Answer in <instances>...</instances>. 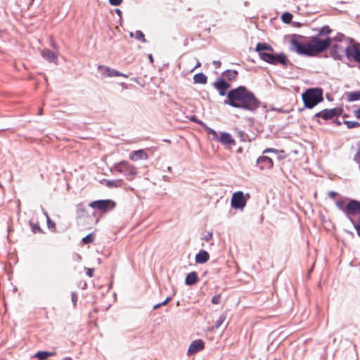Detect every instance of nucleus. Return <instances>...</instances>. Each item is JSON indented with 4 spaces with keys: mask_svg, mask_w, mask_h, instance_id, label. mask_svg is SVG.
<instances>
[{
    "mask_svg": "<svg viewBox=\"0 0 360 360\" xmlns=\"http://www.w3.org/2000/svg\"><path fill=\"white\" fill-rule=\"evenodd\" d=\"M224 103L235 108L250 110H252L258 106V101L256 98L243 86L230 91Z\"/></svg>",
    "mask_w": 360,
    "mask_h": 360,
    "instance_id": "obj_1",
    "label": "nucleus"
},
{
    "mask_svg": "<svg viewBox=\"0 0 360 360\" xmlns=\"http://www.w3.org/2000/svg\"><path fill=\"white\" fill-rule=\"evenodd\" d=\"M330 43L331 39L329 37L326 39L314 37L306 43L292 39L290 49L298 54L315 56L328 49Z\"/></svg>",
    "mask_w": 360,
    "mask_h": 360,
    "instance_id": "obj_2",
    "label": "nucleus"
},
{
    "mask_svg": "<svg viewBox=\"0 0 360 360\" xmlns=\"http://www.w3.org/2000/svg\"><path fill=\"white\" fill-rule=\"evenodd\" d=\"M255 51L258 53L259 58L264 61L274 65H289L286 56L283 53L276 54L271 45L266 43H258L256 45Z\"/></svg>",
    "mask_w": 360,
    "mask_h": 360,
    "instance_id": "obj_3",
    "label": "nucleus"
},
{
    "mask_svg": "<svg viewBox=\"0 0 360 360\" xmlns=\"http://www.w3.org/2000/svg\"><path fill=\"white\" fill-rule=\"evenodd\" d=\"M333 53L336 56L345 53L349 60H353L360 63V44L354 41H349L346 46L335 44L333 47Z\"/></svg>",
    "mask_w": 360,
    "mask_h": 360,
    "instance_id": "obj_4",
    "label": "nucleus"
},
{
    "mask_svg": "<svg viewBox=\"0 0 360 360\" xmlns=\"http://www.w3.org/2000/svg\"><path fill=\"white\" fill-rule=\"evenodd\" d=\"M304 106L312 108L323 101V91L319 88L309 89L302 95Z\"/></svg>",
    "mask_w": 360,
    "mask_h": 360,
    "instance_id": "obj_5",
    "label": "nucleus"
},
{
    "mask_svg": "<svg viewBox=\"0 0 360 360\" xmlns=\"http://www.w3.org/2000/svg\"><path fill=\"white\" fill-rule=\"evenodd\" d=\"M345 215L352 224H354V217H360V201L350 200L345 207Z\"/></svg>",
    "mask_w": 360,
    "mask_h": 360,
    "instance_id": "obj_6",
    "label": "nucleus"
},
{
    "mask_svg": "<svg viewBox=\"0 0 360 360\" xmlns=\"http://www.w3.org/2000/svg\"><path fill=\"white\" fill-rule=\"evenodd\" d=\"M249 198L250 195L248 193L244 195L242 191L236 192L233 194L231 198V206L235 209L243 210L245 207L246 202Z\"/></svg>",
    "mask_w": 360,
    "mask_h": 360,
    "instance_id": "obj_7",
    "label": "nucleus"
},
{
    "mask_svg": "<svg viewBox=\"0 0 360 360\" xmlns=\"http://www.w3.org/2000/svg\"><path fill=\"white\" fill-rule=\"evenodd\" d=\"M89 206L94 209L105 211L112 209L115 206V203L111 200H96L91 202Z\"/></svg>",
    "mask_w": 360,
    "mask_h": 360,
    "instance_id": "obj_8",
    "label": "nucleus"
},
{
    "mask_svg": "<svg viewBox=\"0 0 360 360\" xmlns=\"http://www.w3.org/2000/svg\"><path fill=\"white\" fill-rule=\"evenodd\" d=\"M117 169L120 172H124L126 175L129 176H134L137 174L136 168L126 161H122L118 164Z\"/></svg>",
    "mask_w": 360,
    "mask_h": 360,
    "instance_id": "obj_9",
    "label": "nucleus"
},
{
    "mask_svg": "<svg viewBox=\"0 0 360 360\" xmlns=\"http://www.w3.org/2000/svg\"><path fill=\"white\" fill-rule=\"evenodd\" d=\"M205 347V343L201 340H196L191 342L187 354L189 356H192L195 353L201 351Z\"/></svg>",
    "mask_w": 360,
    "mask_h": 360,
    "instance_id": "obj_10",
    "label": "nucleus"
},
{
    "mask_svg": "<svg viewBox=\"0 0 360 360\" xmlns=\"http://www.w3.org/2000/svg\"><path fill=\"white\" fill-rule=\"evenodd\" d=\"M101 75L103 79H106L108 77H119L122 76L125 78L128 77L129 75L127 74L121 73L119 71L115 70V69H100Z\"/></svg>",
    "mask_w": 360,
    "mask_h": 360,
    "instance_id": "obj_11",
    "label": "nucleus"
},
{
    "mask_svg": "<svg viewBox=\"0 0 360 360\" xmlns=\"http://www.w3.org/2000/svg\"><path fill=\"white\" fill-rule=\"evenodd\" d=\"M257 163L261 165V170L271 169L274 166L273 160L267 156H261L258 158Z\"/></svg>",
    "mask_w": 360,
    "mask_h": 360,
    "instance_id": "obj_12",
    "label": "nucleus"
},
{
    "mask_svg": "<svg viewBox=\"0 0 360 360\" xmlns=\"http://www.w3.org/2000/svg\"><path fill=\"white\" fill-rule=\"evenodd\" d=\"M219 141L224 146H232L236 144L235 140L231 135L227 132H222L219 136Z\"/></svg>",
    "mask_w": 360,
    "mask_h": 360,
    "instance_id": "obj_13",
    "label": "nucleus"
},
{
    "mask_svg": "<svg viewBox=\"0 0 360 360\" xmlns=\"http://www.w3.org/2000/svg\"><path fill=\"white\" fill-rule=\"evenodd\" d=\"M214 86L218 90L219 94L221 96H224L226 90L230 87V85L224 79H220L214 83Z\"/></svg>",
    "mask_w": 360,
    "mask_h": 360,
    "instance_id": "obj_14",
    "label": "nucleus"
},
{
    "mask_svg": "<svg viewBox=\"0 0 360 360\" xmlns=\"http://www.w3.org/2000/svg\"><path fill=\"white\" fill-rule=\"evenodd\" d=\"M129 158L133 161H136L138 160H147L148 155L143 150H138L131 153Z\"/></svg>",
    "mask_w": 360,
    "mask_h": 360,
    "instance_id": "obj_15",
    "label": "nucleus"
},
{
    "mask_svg": "<svg viewBox=\"0 0 360 360\" xmlns=\"http://www.w3.org/2000/svg\"><path fill=\"white\" fill-rule=\"evenodd\" d=\"M336 115L335 109H326L316 114V117H322L323 120H328Z\"/></svg>",
    "mask_w": 360,
    "mask_h": 360,
    "instance_id": "obj_16",
    "label": "nucleus"
},
{
    "mask_svg": "<svg viewBox=\"0 0 360 360\" xmlns=\"http://www.w3.org/2000/svg\"><path fill=\"white\" fill-rule=\"evenodd\" d=\"M210 259L208 252L205 250H201L196 254L195 260L197 264H204L207 262Z\"/></svg>",
    "mask_w": 360,
    "mask_h": 360,
    "instance_id": "obj_17",
    "label": "nucleus"
},
{
    "mask_svg": "<svg viewBox=\"0 0 360 360\" xmlns=\"http://www.w3.org/2000/svg\"><path fill=\"white\" fill-rule=\"evenodd\" d=\"M41 56L44 59L47 60L48 61L53 62L56 65L58 64V63L55 62L56 56L52 51L48 49H44L41 51Z\"/></svg>",
    "mask_w": 360,
    "mask_h": 360,
    "instance_id": "obj_18",
    "label": "nucleus"
},
{
    "mask_svg": "<svg viewBox=\"0 0 360 360\" xmlns=\"http://www.w3.org/2000/svg\"><path fill=\"white\" fill-rule=\"evenodd\" d=\"M198 279V275L195 272L193 271L189 273L185 279V283L188 285L195 284Z\"/></svg>",
    "mask_w": 360,
    "mask_h": 360,
    "instance_id": "obj_19",
    "label": "nucleus"
},
{
    "mask_svg": "<svg viewBox=\"0 0 360 360\" xmlns=\"http://www.w3.org/2000/svg\"><path fill=\"white\" fill-rule=\"evenodd\" d=\"M347 100L349 102H354L360 100V90L346 94Z\"/></svg>",
    "mask_w": 360,
    "mask_h": 360,
    "instance_id": "obj_20",
    "label": "nucleus"
},
{
    "mask_svg": "<svg viewBox=\"0 0 360 360\" xmlns=\"http://www.w3.org/2000/svg\"><path fill=\"white\" fill-rule=\"evenodd\" d=\"M238 75V72L234 69H226L223 72V77L224 79H227L229 80H232L236 78V75Z\"/></svg>",
    "mask_w": 360,
    "mask_h": 360,
    "instance_id": "obj_21",
    "label": "nucleus"
},
{
    "mask_svg": "<svg viewBox=\"0 0 360 360\" xmlns=\"http://www.w3.org/2000/svg\"><path fill=\"white\" fill-rule=\"evenodd\" d=\"M54 354L53 352H48L45 351H39L37 352L33 357L39 358L40 360H44L49 356H51Z\"/></svg>",
    "mask_w": 360,
    "mask_h": 360,
    "instance_id": "obj_22",
    "label": "nucleus"
},
{
    "mask_svg": "<svg viewBox=\"0 0 360 360\" xmlns=\"http://www.w3.org/2000/svg\"><path fill=\"white\" fill-rule=\"evenodd\" d=\"M193 79L194 82L198 84H203L207 82V77L202 73L196 74L194 76Z\"/></svg>",
    "mask_w": 360,
    "mask_h": 360,
    "instance_id": "obj_23",
    "label": "nucleus"
},
{
    "mask_svg": "<svg viewBox=\"0 0 360 360\" xmlns=\"http://www.w3.org/2000/svg\"><path fill=\"white\" fill-rule=\"evenodd\" d=\"M105 186L112 188V187H120L122 186V181L121 179L117 180H107L105 181Z\"/></svg>",
    "mask_w": 360,
    "mask_h": 360,
    "instance_id": "obj_24",
    "label": "nucleus"
},
{
    "mask_svg": "<svg viewBox=\"0 0 360 360\" xmlns=\"http://www.w3.org/2000/svg\"><path fill=\"white\" fill-rule=\"evenodd\" d=\"M205 129L206 131H207L208 134H210L211 136H212V139L213 140H217V141H219V137L218 136V134L216 131H214V129L208 127H205Z\"/></svg>",
    "mask_w": 360,
    "mask_h": 360,
    "instance_id": "obj_25",
    "label": "nucleus"
},
{
    "mask_svg": "<svg viewBox=\"0 0 360 360\" xmlns=\"http://www.w3.org/2000/svg\"><path fill=\"white\" fill-rule=\"evenodd\" d=\"M130 36L131 37L134 36L137 39H139V40H140V41H141L143 42L146 41L145 38H144V34L141 31H136L135 32V34L131 32L130 33Z\"/></svg>",
    "mask_w": 360,
    "mask_h": 360,
    "instance_id": "obj_26",
    "label": "nucleus"
},
{
    "mask_svg": "<svg viewBox=\"0 0 360 360\" xmlns=\"http://www.w3.org/2000/svg\"><path fill=\"white\" fill-rule=\"evenodd\" d=\"M226 319V315L225 314H221L219 317V319L216 321L215 324H214V327L216 328H219L223 324V323L225 321Z\"/></svg>",
    "mask_w": 360,
    "mask_h": 360,
    "instance_id": "obj_27",
    "label": "nucleus"
},
{
    "mask_svg": "<svg viewBox=\"0 0 360 360\" xmlns=\"http://www.w3.org/2000/svg\"><path fill=\"white\" fill-rule=\"evenodd\" d=\"M44 215L46 216V221H47V226L49 227V229H51V230H55V227H56V224L54 222H53L50 217H49L47 212H44Z\"/></svg>",
    "mask_w": 360,
    "mask_h": 360,
    "instance_id": "obj_28",
    "label": "nucleus"
},
{
    "mask_svg": "<svg viewBox=\"0 0 360 360\" xmlns=\"http://www.w3.org/2000/svg\"><path fill=\"white\" fill-rule=\"evenodd\" d=\"M354 159L360 167V142L356 144V152L354 155Z\"/></svg>",
    "mask_w": 360,
    "mask_h": 360,
    "instance_id": "obj_29",
    "label": "nucleus"
},
{
    "mask_svg": "<svg viewBox=\"0 0 360 360\" xmlns=\"http://www.w3.org/2000/svg\"><path fill=\"white\" fill-rule=\"evenodd\" d=\"M94 235L93 233H90V234L87 235L86 236H85L84 238H83L82 242L84 244H89V243H92L94 241Z\"/></svg>",
    "mask_w": 360,
    "mask_h": 360,
    "instance_id": "obj_30",
    "label": "nucleus"
},
{
    "mask_svg": "<svg viewBox=\"0 0 360 360\" xmlns=\"http://www.w3.org/2000/svg\"><path fill=\"white\" fill-rule=\"evenodd\" d=\"M345 124L349 129L358 127L360 126L359 123L356 121H345Z\"/></svg>",
    "mask_w": 360,
    "mask_h": 360,
    "instance_id": "obj_31",
    "label": "nucleus"
},
{
    "mask_svg": "<svg viewBox=\"0 0 360 360\" xmlns=\"http://www.w3.org/2000/svg\"><path fill=\"white\" fill-rule=\"evenodd\" d=\"M292 15L290 13H285L282 15V20L283 22L288 23L292 20Z\"/></svg>",
    "mask_w": 360,
    "mask_h": 360,
    "instance_id": "obj_32",
    "label": "nucleus"
},
{
    "mask_svg": "<svg viewBox=\"0 0 360 360\" xmlns=\"http://www.w3.org/2000/svg\"><path fill=\"white\" fill-rule=\"evenodd\" d=\"M172 300V297H168L165 299V301L162 302L161 303H158L157 304H155L154 307H153V309H158V308H160L161 306H164V305H166L169 301Z\"/></svg>",
    "mask_w": 360,
    "mask_h": 360,
    "instance_id": "obj_33",
    "label": "nucleus"
},
{
    "mask_svg": "<svg viewBox=\"0 0 360 360\" xmlns=\"http://www.w3.org/2000/svg\"><path fill=\"white\" fill-rule=\"evenodd\" d=\"M336 206L339 210H342L345 214V207L346 206H345V202L343 200L337 201Z\"/></svg>",
    "mask_w": 360,
    "mask_h": 360,
    "instance_id": "obj_34",
    "label": "nucleus"
},
{
    "mask_svg": "<svg viewBox=\"0 0 360 360\" xmlns=\"http://www.w3.org/2000/svg\"><path fill=\"white\" fill-rule=\"evenodd\" d=\"M354 229H356V233L358 234V236L360 237V217L359 218V221H354V224H352Z\"/></svg>",
    "mask_w": 360,
    "mask_h": 360,
    "instance_id": "obj_35",
    "label": "nucleus"
},
{
    "mask_svg": "<svg viewBox=\"0 0 360 360\" xmlns=\"http://www.w3.org/2000/svg\"><path fill=\"white\" fill-rule=\"evenodd\" d=\"M220 301H221V296H220V295H214V296L212 298V302L214 304H219L220 303Z\"/></svg>",
    "mask_w": 360,
    "mask_h": 360,
    "instance_id": "obj_36",
    "label": "nucleus"
},
{
    "mask_svg": "<svg viewBox=\"0 0 360 360\" xmlns=\"http://www.w3.org/2000/svg\"><path fill=\"white\" fill-rule=\"evenodd\" d=\"M212 238V233L207 232L202 238L203 240L208 241Z\"/></svg>",
    "mask_w": 360,
    "mask_h": 360,
    "instance_id": "obj_37",
    "label": "nucleus"
},
{
    "mask_svg": "<svg viewBox=\"0 0 360 360\" xmlns=\"http://www.w3.org/2000/svg\"><path fill=\"white\" fill-rule=\"evenodd\" d=\"M122 0H109L110 4L113 6H118L122 3Z\"/></svg>",
    "mask_w": 360,
    "mask_h": 360,
    "instance_id": "obj_38",
    "label": "nucleus"
},
{
    "mask_svg": "<svg viewBox=\"0 0 360 360\" xmlns=\"http://www.w3.org/2000/svg\"><path fill=\"white\" fill-rule=\"evenodd\" d=\"M86 274L89 277H92L94 274V269H86Z\"/></svg>",
    "mask_w": 360,
    "mask_h": 360,
    "instance_id": "obj_39",
    "label": "nucleus"
},
{
    "mask_svg": "<svg viewBox=\"0 0 360 360\" xmlns=\"http://www.w3.org/2000/svg\"><path fill=\"white\" fill-rule=\"evenodd\" d=\"M277 150L276 149H274V148H267L266 150H264L263 151V153H276Z\"/></svg>",
    "mask_w": 360,
    "mask_h": 360,
    "instance_id": "obj_40",
    "label": "nucleus"
},
{
    "mask_svg": "<svg viewBox=\"0 0 360 360\" xmlns=\"http://www.w3.org/2000/svg\"><path fill=\"white\" fill-rule=\"evenodd\" d=\"M328 195L330 198H333L338 195V193L335 191H329Z\"/></svg>",
    "mask_w": 360,
    "mask_h": 360,
    "instance_id": "obj_41",
    "label": "nucleus"
},
{
    "mask_svg": "<svg viewBox=\"0 0 360 360\" xmlns=\"http://www.w3.org/2000/svg\"><path fill=\"white\" fill-rule=\"evenodd\" d=\"M193 60L195 61V64L193 65L194 68H200L201 65L200 63L195 58H194Z\"/></svg>",
    "mask_w": 360,
    "mask_h": 360,
    "instance_id": "obj_42",
    "label": "nucleus"
},
{
    "mask_svg": "<svg viewBox=\"0 0 360 360\" xmlns=\"http://www.w3.org/2000/svg\"><path fill=\"white\" fill-rule=\"evenodd\" d=\"M354 115H355L356 117L360 119V108L358 110L354 111Z\"/></svg>",
    "mask_w": 360,
    "mask_h": 360,
    "instance_id": "obj_43",
    "label": "nucleus"
},
{
    "mask_svg": "<svg viewBox=\"0 0 360 360\" xmlns=\"http://www.w3.org/2000/svg\"><path fill=\"white\" fill-rule=\"evenodd\" d=\"M72 302H74V304H75V302H76V300H77V297H76V295L75 294H73L72 295Z\"/></svg>",
    "mask_w": 360,
    "mask_h": 360,
    "instance_id": "obj_44",
    "label": "nucleus"
},
{
    "mask_svg": "<svg viewBox=\"0 0 360 360\" xmlns=\"http://www.w3.org/2000/svg\"><path fill=\"white\" fill-rule=\"evenodd\" d=\"M39 229H40V228H39L38 226H34L33 227V231H34V233H36V232H37V230H39Z\"/></svg>",
    "mask_w": 360,
    "mask_h": 360,
    "instance_id": "obj_45",
    "label": "nucleus"
},
{
    "mask_svg": "<svg viewBox=\"0 0 360 360\" xmlns=\"http://www.w3.org/2000/svg\"><path fill=\"white\" fill-rule=\"evenodd\" d=\"M213 65H215V66H219L220 63L218 61H214L213 62Z\"/></svg>",
    "mask_w": 360,
    "mask_h": 360,
    "instance_id": "obj_46",
    "label": "nucleus"
},
{
    "mask_svg": "<svg viewBox=\"0 0 360 360\" xmlns=\"http://www.w3.org/2000/svg\"><path fill=\"white\" fill-rule=\"evenodd\" d=\"M325 30H327V33L330 32V30L328 27H323L322 30V32H323Z\"/></svg>",
    "mask_w": 360,
    "mask_h": 360,
    "instance_id": "obj_47",
    "label": "nucleus"
},
{
    "mask_svg": "<svg viewBox=\"0 0 360 360\" xmlns=\"http://www.w3.org/2000/svg\"><path fill=\"white\" fill-rule=\"evenodd\" d=\"M39 115H41V114H42V108H40V109H39Z\"/></svg>",
    "mask_w": 360,
    "mask_h": 360,
    "instance_id": "obj_48",
    "label": "nucleus"
},
{
    "mask_svg": "<svg viewBox=\"0 0 360 360\" xmlns=\"http://www.w3.org/2000/svg\"><path fill=\"white\" fill-rule=\"evenodd\" d=\"M64 360H72V359L71 358H70V357H66V358L64 359Z\"/></svg>",
    "mask_w": 360,
    "mask_h": 360,
    "instance_id": "obj_49",
    "label": "nucleus"
},
{
    "mask_svg": "<svg viewBox=\"0 0 360 360\" xmlns=\"http://www.w3.org/2000/svg\"><path fill=\"white\" fill-rule=\"evenodd\" d=\"M116 12H117L119 15H120V13H121V11H120V10H119V9H117V10L116 11Z\"/></svg>",
    "mask_w": 360,
    "mask_h": 360,
    "instance_id": "obj_50",
    "label": "nucleus"
},
{
    "mask_svg": "<svg viewBox=\"0 0 360 360\" xmlns=\"http://www.w3.org/2000/svg\"><path fill=\"white\" fill-rule=\"evenodd\" d=\"M150 59L152 60V56L151 55L149 56Z\"/></svg>",
    "mask_w": 360,
    "mask_h": 360,
    "instance_id": "obj_51",
    "label": "nucleus"
}]
</instances>
